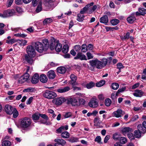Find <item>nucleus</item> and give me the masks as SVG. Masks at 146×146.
<instances>
[{
  "instance_id": "nucleus-48",
  "label": "nucleus",
  "mask_w": 146,
  "mask_h": 146,
  "mask_svg": "<svg viewBox=\"0 0 146 146\" xmlns=\"http://www.w3.org/2000/svg\"><path fill=\"white\" fill-rule=\"evenodd\" d=\"M131 130V129L129 127H126L123 128L122 131L123 133H127L130 131Z\"/></svg>"
},
{
  "instance_id": "nucleus-7",
  "label": "nucleus",
  "mask_w": 146,
  "mask_h": 146,
  "mask_svg": "<svg viewBox=\"0 0 146 146\" xmlns=\"http://www.w3.org/2000/svg\"><path fill=\"white\" fill-rule=\"evenodd\" d=\"M15 14V11L13 9H8L3 12V18L13 16Z\"/></svg>"
},
{
  "instance_id": "nucleus-1",
  "label": "nucleus",
  "mask_w": 146,
  "mask_h": 146,
  "mask_svg": "<svg viewBox=\"0 0 146 146\" xmlns=\"http://www.w3.org/2000/svg\"><path fill=\"white\" fill-rule=\"evenodd\" d=\"M89 63L90 65L93 68L101 69L107 65L108 60L105 58H103L100 61L96 58L90 60Z\"/></svg>"
},
{
  "instance_id": "nucleus-40",
  "label": "nucleus",
  "mask_w": 146,
  "mask_h": 146,
  "mask_svg": "<svg viewBox=\"0 0 146 146\" xmlns=\"http://www.w3.org/2000/svg\"><path fill=\"white\" fill-rule=\"evenodd\" d=\"M138 11L141 13V15L143 16L146 14V9L144 8H140L139 9Z\"/></svg>"
},
{
  "instance_id": "nucleus-51",
  "label": "nucleus",
  "mask_w": 146,
  "mask_h": 146,
  "mask_svg": "<svg viewBox=\"0 0 146 146\" xmlns=\"http://www.w3.org/2000/svg\"><path fill=\"white\" fill-rule=\"evenodd\" d=\"M87 50L86 45L85 44H83L82 46L81 51L82 52H85Z\"/></svg>"
},
{
  "instance_id": "nucleus-44",
  "label": "nucleus",
  "mask_w": 146,
  "mask_h": 146,
  "mask_svg": "<svg viewBox=\"0 0 146 146\" xmlns=\"http://www.w3.org/2000/svg\"><path fill=\"white\" fill-rule=\"evenodd\" d=\"M119 84L116 83H114L112 84L111 87L113 89L117 90L119 87Z\"/></svg>"
},
{
  "instance_id": "nucleus-58",
  "label": "nucleus",
  "mask_w": 146,
  "mask_h": 146,
  "mask_svg": "<svg viewBox=\"0 0 146 146\" xmlns=\"http://www.w3.org/2000/svg\"><path fill=\"white\" fill-rule=\"evenodd\" d=\"M14 0H7V7H10L12 4Z\"/></svg>"
},
{
  "instance_id": "nucleus-4",
  "label": "nucleus",
  "mask_w": 146,
  "mask_h": 146,
  "mask_svg": "<svg viewBox=\"0 0 146 146\" xmlns=\"http://www.w3.org/2000/svg\"><path fill=\"white\" fill-rule=\"evenodd\" d=\"M35 46L36 50L40 53L45 52L47 50V47L44 46L42 44L39 42H35Z\"/></svg>"
},
{
  "instance_id": "nucleus-47",
  "label": "nucleus",
  "mask_w": 146,
  "mask_h": 146,
  "mask_svg": "<svg viewBox=\"0 0 146 146\" xmlns=\"http://www.w3.org/2000/svg\"><path fill=\"white\" fill-rule=\"evenodd\" d=\"M95 83L93 82H91L88 83L86 85V87L88 89H90L95 86Z\"/></svg>"
},
{
  "instance_id": "nucleus-16",
  "label": "nucleus",
  "mask_w": 146,
  "mask_h": 146,
  "mask_svg": "<svg viewBox=\"0 0 146 146\" xmlns=\"http://www.w3.org/2000/svg\"><path fill=\"white\" fill-rule=\"evenodd\" d=\"M75 59H79L81 60H87L86 56L81 52L78 53L76 56L74 57Z\"/></svg>"
},
{
  "instance_id": "nucleus-2",
  "label": "nucleus",
  "mask_w": 146,
  "mask_h": 146,
  "mask_svg": "<svg viewBox=\"0 0 146 146\" xmlns=\"http://www.w3.org/2000/svg\"><path fill=\"white\" fill-rule=\"evenodd\" d=\"M31 123V120L29 118L24 117L21 119L20 126L22 128L25 129L30 126Z\"/></svg>"
},
{
  "instance_id": "nucleus-41",
  "label": "nucleus",
  "mask_w": 146,
  "mask_h": 146,
  "mask_svg": "<svg viewBox=\"0 0 146 146\" xmlns=\"http://www.w3.org/2000/svg\"><path fill=\"white\" fill-rule=\"evenodd\" d=\"M120 137V135L117 133H115L113 134V138L115 140H119Z\"/></svg>"
},
{
  "instance_id": "nucleus-39",
  "label": "nucleus",
  "mask_w": 146,
  "mask_h": 146,
  "mask_svg": "<svg viewBox=\"0 0 146 146\" xmlns=\"http://www.w3.org/2000/svg\"><path fill=\"white\" fill-rule=\"evenodd\" d=\"M11 145V142L9 141H3L2 143V146H10Z\"/></svg>"
},
{
  "instance_id": "nucleus-37",
  "label": "nucleus",
  "mask_w": 146,
  "mask_h": 146,
  "mask_svg": "<svg viewBox=\"0 0 146 146\" xmlns=\"http://www.w3.org/2000/svg\"><path fill=\"white\" fill-rule=\"evenodd\" d=\"M18 41L17 40H16L14 38L7 40H6V42L9 44H12Z\"/></svg>"
},
{
  "instance_id": "nucleus-26",
  "label": "nucleus",
  "mask_w": 146,
  "mask_h": 146,
  "mask_svg": "<svg viewBox=\"0 0 146 146\" xmlns=\"http://www.w3.org/2000/svg\"><path fill=\"white\" fill-rule=\"evenodd\" d=\"M40 80L42 82L44 83L47 82L48 78L46 75L43 74L40 75Z\"/></svg>"
},
{
  "instance_id": "nucleus-21",
  "label": "nucleus",
  "mask_w": 146,
  "mask_h": 146,
  "mask_svg": "<svg viewBox=\"0 0 146 146\" xmlns=\"http://www.w3.org/2000/svg\"><path fill=\"white\" fill-rule=\"evenodd\" d=\"M70 90L69 86H66L64 87L60 88L57 89V91L59 93H63L66 92Z\"/></svg>"
},
{
  "instance_id": "nucleus-27",
  "label": "nucleus",
  "mask_w": 146,
  "mask_h": 146,
  "mask_svg": "<svg viewBox=\"0 0 146 146\" xmlns=\"http://www.w3.org/2000/svg\"><path fill=\"white\" fill-rule=\"evenodd\" d=\"M59 41L58 40L56 41L57 44L56 45L55 48V50L57 52H58L61 51L62 48V45L61 44L59 43Z\"/></svg>"
},
{
  "instance_id": "nucleus-42",
  "label": "nucleus",
  "mask_w": 146,
  "mask_h": 146,
  "mask_svg": "<svg viewBox=\"0 0 146 146\" xmlns=\"http://www.w3.org/2000/svg\"><path fill=\"white\" fill-rule=\"evenodd\" d=\"M42 10V3L40 2L39 4L38 5L36 9V12L37 13H38L40 12Z\"/></svg>"
},
{
  "instance_id": "nucleus-62",
  "label": "nucleus",
  "mask_w": 146,
  "mask_h": 146,
  "mask_svg": "<svg viewBox=\"0 0 146 146\" xmlns=\"http://www.w3.org/2000/svg\"><path fill=\"white\" fill-rule=\"evenodd\" d=\"M40 116L45 120H48V117L45 114H39Z\"/></svg>"
},
{
  "instance_id": "nucleus-56",
  "label": "nucleus",
  "mask_w": 146,
  "mask_h": 146,
  "mask_svg": "<svg viewBox=\"0 0 146 146\" xmlns=\"http://www.w3.org/2000/svg\"><path fill=\"white\" fill-rule=\"evenodd\" d=\"M14 36L17 37H20L23 38L26 37L27 35L24 34L17 33L14 35Z\"/></svg>"
},
{
  "instance_id": "nucleus-29",
  "label": "nucleus",
  "mask_w": 146,
  "mask_h": 146,
  "mask_svg": "<svg viewBox=\"0 0 146 146\" xmlns=\"http://www.w3.org/2000/svg\"><path fill=\"white\" fill-rule=\"evenodd\" d=\"M84 15L80 13L78 14L76 20L79 22H82L84 20Z\"/></svg>"
},
{
  "instance_id": "nucleus-50",
  "label": "nucleus",
  "mask_w": 146,
  "mask_h": 146,
  "mask_svg": "<svg viewBox=\"0 0 146 146\" xmlns=\"http://www.w3.org/2000/svg\"><path fill=\"white\" fill-rule=\"evenodd\" d=\"M53 41L50 46V48L51 50H52L54 49V46L55 44V39L54 38H52Z\"/></svg>"
},
{
  "instance_id": "nucleus-6",
  "label": "nucleus",
  "mask_w": 146,
  "mask_h": 146,
  "mask_svg": "<svg viewBox=\"0 0 146 146\" xmlns=\"http://www.w3.org/2000/svg\"><path fill=\"white\" fill-rule=\"evenodd\" d=\"M27 51L28 55L31 57H34L35 55V52L32 46H27Z\"/></svg>"
},
{
  "instance_id": "nucleus-36",
  "label": "nucleus",
  "mask_w": 146,
  "mask_h": 146,
  "mask_svg": "<svg viewBox=\"0 0 146 146\" xmlns=\"http://www.w3.org/2000/svg\"><path fill=\"white\" fill-rule=\"evenodd\" d=\"M105 83L104 80H102L97 82L96 84V86L98 87H101L103 86Z\"/></svg>"
},
{
  "instance_id": "nucleus-23",
  "label": "nucleus",
  "mask_w": 146,
  "mask_h": 146,
  "mask_svg": "<svg viewBox=\"0 0 146 146\" xmlns=\"http://www.w3.org/2000/svg\"><path fill=\"white\" fill-rule=\"evenodd\" d=\"M94 4L93 2H92L90 4L87 5L86 6L83 8L80 11V13L82 14H83L86 11H87L88 9L89 8L90 6H93Z\"/></svg>"
},
{
  "instance_id": "nucleus-57",
  "label": "nucleus",
  "mask_w": 146,
  "mask_h": 146,
  "mask_svg": "<svg viewBox=\"0 0 146 146\" xmlns=\"http://www.w3.org/2000/svg\"><path fill=\"white\" fill-rule=\"evenodd\" d=\"M86 55L88 60L92 59L93 58L94 56L90 52H87Z\"/></svg>"
},
{
  "instance_id": "nucleus-64",
  "label": "nucleus",
  "mask_w": 146,
  "mask_h": 146,
  "mask_svg": "<svg viewBox=\"0 0 146 146\" xmlns=\"http://www.w3.org/2000/svg\"><path fill=\"white\" fill-rule=\"evenodd\" d=\"M87 47V50H92L93 48V45L91 44H88Z\"/></svg>"
},
{
  "instance_id": "nucleus-46",
  "label": "nucleus",
  "mask_w": 146,
  "mask_h": 146,
  "mask_svg": "<svg viewBox=\"0 0 146 146\" xmlns=\"http://www.w3.org/2000/svg\"><path fill=\"white\" fill-rule=\"evenodd\" d=\"M119 140L120 143L123 144L127 142L126 138L124 137H121Z\"/></svg>"
},
{
  "instance_id": "nucleus-28",
  "label": "nucleus",
  "mask_w": 146,
  "mask_h": 146,
  "mask_svg": "<svg viewBox=\"0 0 146 146\" xmlns=\"http://www.w3.org/2000/svg\"><path fill=\"white\" fill-rule=\"evenodd\" d=\"M57 70L58 73L60 74H64L66 71V68L63 67H58L57 68Z\"/></svg>"
},
{
  "instance_id": "nucleus-25",
  "label": "nucleus",
  "mask_w": 146,
  "mask_h": 146,
  "mask_svg": "<svg viewBox=\"0 0 146 146\" xmlns=\"http://www.w3.org/2000/svg\"><path fill=\"white\" fill-rule=\"evenodd\" d=\"M33 57L27 54L25 55V58L26 61L30 64H32L34 62V60L32 58Z\"/></svg>"
},
{
  "instance_id": "nucleus-34",
  "label": "nucleus",
  "mask_w": 146,
  "mask_h": 146,
  "mask_svg": "<svg viewBox=\"0 0 146 146\" xmlns=\"http://www.w3.org/2000/svg\"><path fill=\"white\" fill-rule=\"evenodd\" d=\"M141 133H143L139 130H136L134 131V136L135 137L139 138L140 137L141 135Z\"/></svg>"
},
{
  "instance_id": "nucleus-38",
  "label": "nucleus",
  "mask_w": 146,
  "mask_h": 146,
  "mask_svg": "<svg viewBox=\"0 0 146 146\" xmlns=\"http://www.w3.org/2000/svg\"><path fill=\"white\" fill-rule=\"evenodd\" d=\"M111 24L113 25H117L119 22V20L117 19H114L111 20Z\"/></svg>"
},
{
  "instance_id": "nucleus-63",
  "label": "nucleus",
  "mask_w": 146,
  "mask_h": 146,
  "mask_svg": "<svg viewBox=\"0 0 146 146\" xmlns=\"http://www.w3.org/2000/svg\"><path fill=\"white\" fill-rule=\"evenodd\" d=\"M40 123H42L45 124L46 125H49L50 124V123L48 121V120H42L40 121Z\"/></svg>"
},
{
  "instance_id": "nucleus-61",
  "label": "nucleus",
  "mask_w": 146,
  "mask_h": 146,
  "mask_svg": "<svg viewBox=\"0 0 146 146\" xmlns=\"http://www.w3.org/2000/svg\"><path fill=\"white\" fill-rule=\"evenodd\" d=\"M72 115V114L71 112H68L65 113L64 115V116L65 118H67L71 117Z\"/></svg>"
},
{
  "instance_id": "nucleus-15",
  "label": "nucleus",
  "mask_w": 146,
  "mask_h": 146,
  "mask_svg": "<svg viewBox=\"0 0 146 146\" xmlns=\"http://www.w3.org/2000/svg\"><path fill=\"white\" fill-rule=\"evenodd\" d=\"M94 125L98 128L101 127V125L100 124L102 123V121L100 120V119L99 116L96 117L94 119Z\"/></svg>"
},
{
  "instance_id": "nucleus-8",
  "label": "nucleus",
  "mask_w": 146,
  "mask_h": 146,
  "mask_svg": "<svg viewBox=\"0 0 146 146\" xmlns=\"http://www.w3.org/2000/svg\"><path fill=\"white\" fill-rule=\"evenodd\" d=\"M29 78V74L28 73H25L24 75L20 77L18 80L19 84H22L27 81Z\"/></svg>"
},
{
  "instance_id": "nucleus-9",
  "label": "nucleus",
  "mask_w": 146,
  "mask_h": 146,
  "mask_svg": "<svg viewBox=\"0 0 146 146\" xmlns=\"http://www.w3.org/2000/svg\"><path fill=\"white\" fill-rule=\"evenodd\" d=\"M124 114V112L120 109H118L117 111H114L112 113V116L117 118L121 117Z\"/></svg>"
},
{
  "instance_id": "nucleus-30",
  "label": "nucleus",
  "mask_w": 146,
  "mask_h": 146,
  "mask_svg": "<svg viewBox=\"0 0 146 146\" xmlns=\"http://www.w3.org/2000/svg\"><path fill=\"white\" fill-rule=\"evenodd\" d=\"M89 8L90 11L92 12H94L96 9H100V6L98 5H93L92 7H91Z\"/></svg>"
},
{
  "instance_id": "nucleus-12",
  "label": "nucleus",
  "mask_w": 146,
  "mask_h": 146,
  "mask_svg": "<svg viewBox=\"0 0 146 146\" xmlns=\"http://www.w3.org/2000/svg\"><path fill=\"white\" fill-rule=\"evenodd\" d=\"M67 103L69 104H71L72 106H78L77 100L75 98H70L67 99Z\"/></svg>"
},
{
  "instance_id": "nucleus-11",
  "label": "nucleus",
  "mask_w": 146,
  "mask_h": 146,
  "mask_svg": "<svg viewBox=\"0 0 146 146\" xmlns=\"http://www.w3.org/2000/svg\"><path fill=\"white\" fill-rule=\"evenodd\" d=\"M137 129L138 130L143 133L146 132V121H144L142 125L139 124L137 126Z\"/></svg>"
},
{
  "instance_id": "nucleus-35",
  "label": "nucleus",
  "mask_w": 146,
  "mask_h": 146,
  "mask_svg": "<svg viewBox=\"0 0 146 146\" xmlns=\"http://www.w3.org/2000/svg\"><path fill=\"white\" fill-rule=\"evenodd\" d=\"M61 136L64 138H68L69 137V134L67 131H64L61 134Z\"/></svg>"
},
{
  "instance_id": "nucleus-49",
  "label": "nucleus",
  "mask_w": 146,
  "mask_h": 146,
  "mask_svg": "<svg viewBox=\"0 0 146 146\" xmlns=\"http://www.w3.org/2000/svg\"><path fill=\"white\" fill-rule=\"evenodd\" d=\"M111 102V101L110 99L107 98L105 100V104L106 106H109L110 105Z\"/></svg>"
},
{
  "instance_id": "nucleus-14",
  "label": "nucleus",
  "mask_w": 146,
  "mask_h": 146,
  "mask_svg": "<svg viewBox=\"0 0 146 146\" xmlns=\"http://www.w3.org/2000/svg\"><path fill=\"white\" fill-rule=\"evenodd\" d=\"M89 106L92 108H95L98 106V102L96 99H92L88 103Z\"/></svg>"
},
{
  "instance_id": "nucleus-31",
  "label": "nucleus",
  "mask_w": 146,
  "mask_h": 146,
  "mask_svg": "<svg viewBox=\"0 0 146 146\" xmlns=\"http://www.w3.org/2000/svg\"><path fill=\"white\" fill-rule=\"evenodd\" d=\"M52 21L53 20L51 18H47L44 20L43 23L44 25H45L52 22Z\"/></svg>"
},
{
  "instance_id": "nucleus-13",
  "label": "nucleus",
  "mask_w": 146,
  "mask_h": 146,
  "mask_svg": "<svg viewBox=\"0 0 146 146\" xmlns=\"http://www.w3.org/2000/svg\"><path fill=\"white\" fill-rule=\"evenodd\" d=\"M70 78L71 80L69 82V83L72 85L73 86L77 85L76 80H77V76L73 74H72L70 75Z\"/></svg>"
},
{
  "instance_id": "nucleus-24",
  "label": "nucleus",
  "mask_w": 146,
  "mask_h": 146,
  "mask_svg": "<svg viewBox=\"0 0 146 146\" xmlns=\"http://www.w3.org/2000/svg\"><path fill=\"white\" fill-rule=\"evenodd\" d=\"M100 21L101 23H105L106 25L108 21V17L106 15L103 16L100 18Z\"/></svg>"
},
{
  "instance_id": "nucleus-17",
  "label": "nucleus",
  "mask_w": 146,
  "mask_h": 146,
  "mask_svg": "<svg viewBox=\"0 0 146 146\" xmlns=\"http://www.w3.org/2000/svg\"><path fill=\"white\" fill-rule=\"evenodd\" d=\"M136 20L135 13H132L127 18V21L130 23H132Z\"/></svg>"
},
{
  "instance_id": "nucleus-20",
  "label": "nucleus",
  "mask_w": 146,
  "mask_h": 146,
  "mask_svg": "<svg viewBox=\"0 0 146 146\" xmlns=\"http://www.w3.org/2000/svg\"><path fill=\"white\" fill-rule=\"evenodd\" d=\"M54 141L57 144V145H61L63 146L66 143V142L64 140L60 139H56L54 140Z\"/></svg>"
},
{
  "instance_id": "nucleus-22",
  "label": "nucleus",
  "mask_w": 146,
  "mask_h": 146,
  "mask_svg": "<svg viewBox=\"0 0 146 146\" xmlns=\"http://www.w3.org/2000/svg\"><path fill=\"white\" fill-rule=\"evenodd\" d=\"M143 94L144 92L141 90H137L133 93V95L135 96L141 97L143 96Z\"/></svg>"
},
{
  "instance_id": "nucleus-10",
  "label": "nucleus",
  "mask_w": 146,
  "mask_h": 146,
  "mask_svg": "<svg viewBox=\"0 0 146 146\" xmlns=\"http://www.w3.org/2000/svg\"><path fill=\"white\" fill-rule=\"evenodd\" d=\"M14 109L11 105L9 104L6 105L4 108L6 112L9 115L13 114Z\"/></svg>"
},
{
  "instance_id": "nucleus-55",
  "label": "nucleus",
  "mask_w": 146,
  "mask_h": 146,
  "mask_svg": "<svg viewBox=\"0 0 146 146\" xmlns=\"http://www.w3.org/2000/svg\"><path fill=\"white\" fill-rule=\"evenodd\" d=\"M126 89L125 87H123L121 88H119L116 93V95L118 96V94L120 93L121 92L125 90Z\"/></svg>"
},
{
  "instance_id": "nucleus-53",
  "label": "nucleus",
  "mask_w": 146,
  "mask_h": 146,
  "mask_svg": "<svg viewBox=\"0 0 146 146\" xmlns=\"http://www.w3.org/2000/svg\"><path fill=\"white\" fill-rule=\"evenodd\" d=\"M17 40L18 41L19 40V42H18V43L21 45H25L26 44L27 42V41L25 40Z\"/></svg>"
},
{
  "instance_id": "nucleus-54",
  "label": "nucleus",
  "mask_w": 146,
  "mask_h": 146,
  "mask_svg": "<svg viewBox=\"0 0 146 146\" xmlns=\"http://www.w3.org/2000/svg\"><path fill=\"white\" fill-rule=\"evenodd\" d=\"M39 114L35 113L33 115V118L34 120H37L39 117Z\"/></svg>"
},
{
  "instance_id": "nucleus-19",
  "label": "nucleus",
  "mask_w": 146,
  "mask_h": 146,
  "mask_svg": "<svg viewBox=\"0 0 146 146\" xmlns=\"http://www.w3.org/2000/svg\"><path fill=\"white\" fill-rule=\"evenodd\" d=\"M47 76L49 79H52L55 78L56 74L54 71L50 70L47 72Z\"/></svg>"
},
{
  "instance_id": "nucleus-32",
  "label": "nucleus",
  "mask_w": 146,
  "mask_h": 146,
  "mask_svg": "<svg viewBox=\"0 0 146 146\" xmlns=\"http://www.w3.org/2000/svg\"><path fill=\"white\" fill-rule=\"evenodd\" d=\"M69 50V46L68 45L65 44L63 46L62 49V51L63 53H67Z\"/></svg>"
},
{
  "instance_id": "nucleus-59",
  "label": "nucleus",
  "mask_w": 146,
  "mask_h": 146,
  "mask_svg": "<svg viewBox=\"0 0 146 146\" xmlns=\"http://www.w3.org/2000/svg\"><path fill=\"white\" fill-rule=\"evenodd\" d=\"M101 138L100 136H97L95 139V141L99 143H101Z\"/></svg>"
},
{
  "instance_id": "nucleus-5",
  "label": "nucleus",
  "mask_w": 146,
  "mask_h": 146,
  "mask_svg": "<svg viewBox=\"0 0 146 146\" xmlns=\"http://www.w3.org/2000/svg\"><path fill=\"white\" fill-rule=\"evenodd\" d=\"M66 101L64 98L59 97L54 98L52 100V102L56 106H60L64 102Z\"/></svg>"
},
{
  "instance_id": "nucleus-3",
  "label": "nucleus",
  "mask_w": 146,
  "mask_h": 146,
  "mask_svg": "<svg viewBox=\"0 0 146 146\" xmlns=\"http://www.w3.org/2000/svg\"><path fill=\"white\" fill-rule=\"evenodd\" d=\"M43 96L46 98L52 99L55 98L57 95L53 91L46 90L43 92Z\"/></svg>"
},
{
  "instance_id": "nucleus-52",
  "label": "nucleus",
  "mask_w": 146,
  "mask_h": 146,
  "mask_svg": "<svg viewBox=\"0 0 146 146\" xmlns=\"http://www.w3.org/2000/svg\"><path fill=\"white\" fill-rule=\"evenodd\" d=\"M13 113V117L14 118L17 117L19 115L18 112L15 108H14Z\"/></svg>"
},
{
  "instance_id": "nucleus-33",
  "label": "nucleus",
  "mask_w": 146,
  "mask_h": 146,
  "mask_svg": "<svg viewBox=\"0 0 146 146\" xmlns=\"http://www.w3.org/2000/svg\"><path fill=\"white\" fill-rule=\"evenodd\" d=\"M42 42L44 44L43 46L47 47V50L48 48L49 41L46 38H44L42 40Z\"/></svg>"
},
{
  "instance_id": "nucleus-43",
  "label": "nucleus",
  "mask_w": 146,
  "mask_h": 146,
  "mask_svg": "<svg viewBox=\"0 0 146 146\" xmlns=\"http://www.w3.org/2000/svg\"><path fill=\"white\" fill-rule=\"evenodd\" d=\"M35 90V89L33 88H29L27 89H24L23 90V92H33Z\"/></svg>"
},
{
  "instance_id": "nucleus-45",
  "label": "nucleus",
  "mask_w": 146,
  "mask_h": 146,
  "mask_svg": "<svg viewBox=\"0 0 146 146\" xmlns=\"http://www.w3.org/2000/svg\"><path fill=\"white\" fill-rule=\"evenodd\" d=\"M69 141L72 143L76 142L78 141V139L77 138L72 137L69 138Z\"/></svg>"
},
{
  "instance_id": "nucleus-60",
  "label": "nucleus",
  "mask_w": 146,
  "mask_h": 146,
  "mask_svg": "<svg viewBox=\"0 0 146 146\" xmlns=\"http://www.w3.org/2000/svg\"><path fill=\"white\" fill-rule=\"evenodd\" d=\"M79 104L78 106L80 105H84L85 104V101L84 99L82 98H80L79 99Z\"/></svg>"
},
{
  "instance_id": "nucleus-18",
  "label": "nucleus",
  "mask_w": 146,
  "mask_h": 146,
  "mask_svg": "<svg viewBox=\"0 0 146 146\" xmlns=\"http://www.w3.org/2000/svg\"><path fill=\"white\" fill-rule=\"evenodd\" d=\"M39 80V76L38 74H36L32 77L31 82L32 84H35L38 82Z\"/></svg>"
}]
</instances>
